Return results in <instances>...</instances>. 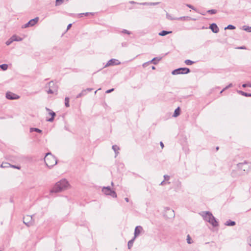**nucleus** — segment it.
<instances>
[{"label": "nucleus", "mask_w": 251, "mask_h": 251, "mask_svg": "<svg viewBox=\"0 0 251 251\" xmlns=\"http://www.w3.org/2000/svg\"><path fill=\"white\" fill-rule=\"evenodd\" d=\"M122 32L124 33H126V34H130V32L126 30V29H124L123 31H122Z\"/></svg>", "instance_id": "58836bf2"}, {"label": "nucleus", "mask_w": 251, "mask_h": 251, "mask_svg": "<svg viewBox=\"0 0 251 251\" xmlns=\"http://www.w3.org/2000/svg\"><path fill=\"white\" fill-rule=\"evenodd\" d=\"M85 91H86V93H87V92H91L93 90V89L92 88H87L86 89H85L84 90Z\"/></svg>", "instance_id": "ea45409f"}, {"label": "nucleus", "mask_w": 251, "mask_h": 251, "mask_svg": "<svg viewBox=\"0 0 251 251\" xmlns=\"http://www.w3.org/2000/svg\"><path fill=\"white\" fill-rule=\"evenodd\" d=\"M97 92V91H96L95 92V94H96Z\"/></svg>", "instance_id": "680f3d73"}, {"label": "nucleus", "mask_w": 251, "mask_h": 251, "mask_svg": "<svg viewBox=\"0 0 251 251\" xmlns=\"http://www.w3.org/2000/svg\"><path fill=\"white\" fill-rule=\"evenodd\" d=\"M46 165L49 167H51L57 164V159L50 153L46 154L44 158Z\"/></svg>", "instance_id": "7ed1b4c3"}, {"label": "nucleus", "mask_w": 251, "mask_h": 251, "mask_svg": "<svg viewBox=\"0 0 251 251\" xmlns=\"http://www.w3.org/2000/svg\"><path fill=\"white\" fill-rule=\"evenodd\" d=\"M180 108L177 107L175 110L173 114L174 117H177L180 114Z\"/></svg>", "instance_id": "a211bd4d"}, {"label": "nucleus", "mask_w": 251, "mask_h": 251, "mask_svg": "<svg viewBox=\"0 0 251 251\" xmlns=\"http://www.w3.org/2000/svg\"><path fill=\"white\" fill-rule=\"evenodd\" d=\"M65 105L67 107H68L70 106L69 98L68 97H66L65 99Z\"/></svg>", "instance_id": "c85d7f7f"}, {"label": "nucleus", "mask_w": 251, "mask_h": 251, "mask_svg": "<svg viewBox=\"0 0 251 251\" xmlns=\"http://www.w3.org/2000/svg\"><path fill=\"white\" fill-rule=\"evenodd\" d=\"M247 85H248L247 84H243L242 86L243 87H247Z\"/></svg>", "instance_id": "3c124183"}, {"label": "nucleus", "mask_w": 251, "mask_h": 251, "mask_svg": "<svg viewBox=\"0 0 251 251\" xmlns=\"http://www.w3.org/2000/svg\"><path fill=\"white\" fill-rule=\"evenodd\" d=\"M160 146H161L162 148L164 147V144L162 142H160Z\"/></svg>", "instance_id": "8fccbe9b"}, {"label": "nucleus", "mask_w": 251, "mask_h": 251, "mask_svg": "<svg viewBox=\"0 0 251 251\" xmlns=\"http://www.w3.org/2000/svg\"><path fill=\"white\" fill-rule=\"evenodd\" d=\"M134 240L135 239H134L133 238L132 239L128 241L127 246L129 249H130L132 247Z\"/></svg>", "instance_id": "5701e85b"}, {"label": "nucleus", "mask_w": 251, "mask_h": 251, "mask_svg": "<svg viewBox=\"0 0 251 251\" xmlns=\"http://www.w3.org/2000/svg\"><path fill=\"white\" fill-rule=\"evenodd\" d=\"M248 84L247 86L251 87V84L249 83V84Z\"/></svg>", "instance_id": "864d4df0"}, {"label": "nucleus", "mask_w": 251, "mask_h": 251, "mask_svg": "<svg viewBox=\"0 0 251 251\" xmlns=\"http://www.w3.org/2000/svg\"><path fill=\"white\" fill-rule=\"evenodd\" d=\"M239 93L243 96H244L245 97H251V94L250 93H245L244 92H243V91H239Z\"/></svg>", "instance_id": "7c9ffc66"}, {"label": "nucleus", "mask_w": 251, "mask_h": 251, "mask_svg": "<svg viewBox=\"0 0 251 251\" xmlns=\"http://www.w3.org/2000/svg\"><path fill=\"white\" fill-rule=\"evenodd\" d=\"M46 109L47 111L49 112V115H51V117L50 118L47 119V121L50 122H53L54 120V117L56 115L55 113L53 111H51L50 109L49 108H48L47 107L46 108Z\"/></svg>", "instance_id": "f8f14e48"}, {"label": "nucleus", "mask_w": 251, "mask_h": 251, "mask_svg": "<svg viewBox=\"0 0 251 251\" xmlns=\"http://www.w3.org/2000/svg\"><path fill=\"white\" fill-rule=\"evenodd\" d=\"M69 187V184L68 182L66 179H62L55 184L50 191V193H59L67 189Z\"/></svg>", "instance_id": "f257e3e1"}, {"label": "nucleus", "mask_w": 251, "mask_h": 251, "mask_svg": "<svg viewBox=\"0 0 251 251\" xmlns=\"http://www.w3.org/2000/svg\"><path fill=\"white\" fill-rule=\"evenodd\" d=\"M24 223L28 226H32L34 223L32 217L30 215H26L23 218Z\"/></svg>", "instance_id": "423d86ee"}, {"label": "nucleus", "mask_w": 251, "mask_h": 251, "mask_svg": "<svg viewBox=\"0 0 251 251\" xmlns=\"http://www.w3.org/2000/svg\"><path fill=\"white\" fill-rule=\"evenodd\" d=\"M155 69V67H154V66L152 67V70H154Z\"/></svg>", "instance_id": "4d7b16f0"}, {"label": "nucleus", "mask_w": 251, "mask_h": 251, "mask_svg": "<svg viewBox=\"0 0 251 251\" xmlns=\"http://www.w3.org/2000/svg\"><path fill=\"white\" fill-rule=\"evenodd\" d=\"M84 15V14L83 13H80L78 15V16L79 17H82Z\"/></svg>", "instance_id": "de8ad7c7"}, {"label": "nucleus", "mask_w": 251, "mask_h": 251, "mask_svg": "<svg viewBox=\"0 0 251 251\" xmlns=\"http://www.w3.org/2000/svg\"><path fill=\"white\" fill-rule=\"evenodd\" d=\"M232 83H230V84H229L225 88V89H227V88H229V87H232Z\"/></svg>", "instance_id": "37998d69"}, {"label": "nucleus", "mask_w": 251, "mask_h": 251, "mask_svg": "<svg viewBox=\"0 0 251 251\" xmlns=\"http://www.w3.org/2000/svg\"><path fill=\"white\" fill-rule=\"evenodd\" d=\"M186 240H187V243L189 244H192L193 243V240L191 239L190 235H189V234L187 235V236Z\"/></svg>", "instance_id": "bb28decb"}, {"label": "nucleus", "mask_w": 251, "mask_h": 251, "mask_svg": "<svg viewBox=\"0 0 251 251\" xmlns=\"http://www.w3.org/2000/svg\"><path fill=\"white\" fill-rule=\"evenodd\" d=\"M111 185H113V182H111Z\"/></svg>", "instance_id": "052dcab7"}, {"label": "nucleus", "mask_w": 251, "mask_h": 251, "mask_svg": "<svg viewBox=\"0 0 251 251\" xmlns=\"http://www.w3.org/2000/svg\"><path fill=\"white\" fill-rule=\"evenodd\" d=\"M166 18L168 20H176V18L172 17L171 15H170L168 13L166 14Z\"/></svg>", "instance_id": "a878e982"}, {"label": "nucleus", "mask_w": 251, "mask_h": 251, "mask_svg": "<svg viewBox=\"0 0 251 251\" xmlns=\"http://www.w3.org/2000/svg\"><path fill=\"white\" fill-rule=\"evenodd\" d=\"M64 0H56L55 5L58 6L61 5L64 1Z\"/></svg>", "instance_id": "473e14b6"}, {"label": "nucleus", "mask_w": 251, "mask_h": 251, "mask_svg": "<svg viewBox=\"0 0 251 251\" xmlns=\"http://www.w3.org/2000/svg\"><path fill=\"white\" fill-rule=\"evenodd\" d=\"M225 90V88H224L223 90H222V91H221V92H220V93H223V92Z\"/></svg>", "instance_id": "13d9d810"}, {"label": "nucleus", "mask_w": 251, "mask_h": 251, "mask_svg": "<svg viewBox=\"0 0 251 251\" xmlns=\"http://www.w3.org/2000/svg\"><path fill=\"white\" fill-rule=\"evenodd\" d=\"M172 33V31H167L165 30H163L161 32L159 33V35L163 36H165V35H166L169 33Z\"/></svg>", "instance_id": "aec40b11"}, {"label": "nucleus", "mask_w": 251, "mask_h": 251, "mask_svg": "<svg viewBox=\"0 0 251 251\" xmlns=\"http://www.w3.org/2000/svg\"><path fill=\"white\" fill-rule=\"evenodd\" d=\"M200 214L205 221L209 223L213 226L216 227L218 226L217 221L211 212L202 211Z\"/></svg>", "instance_id": "f03ea898"}, {"label": "nucleus", "mask_w": 251, "mask_h": 251, "mask_svg": "<svg viewBox=\"0 0 251 251\" xmlns=\"http://www.w3.org/2000/svg\"><path fill=\"white\" fill-rule=\"evenodd\" d=\"M112 149L114 150V151L115 152L116 155L115 157L117 155V154L119 153L118 150H120V148L119 147H118L117 145H113L112 146Z\"/></svg>", "instance_id": "f3484780"}, {"label": "nucleus", "mask_w": 251, "mask_h": 251, "mask_svg": "<svg viewBox=\"0 0 251 251\" xmlns=\"http://www.w3.org/2000/svg\"><path fill=\"white\" fill-rule=\"evenodd\" d=\"M143 230V229L141 226H137L134 230V239L138 236Z\"/></svg>", "instance_id": "9b49d317"}, {"label": "nucleus", "mask_w": 251, "mask_h": 251, "mask_svg": "<svg viewBox=\"0 0 251 251\" xmlns=\"http://www.w3.org/2000/svg\"><path fill=\"white\" fill-rule=\"evenodd\" d=\"M218 150H219V147H217L216 148V150H217V151H218Z\"/></svg>", "instance_id": "bf43d9fd"}, {"label": "nucleus", "mask_w": 251, "mask_h": 251, "mask_svg": "<svg viewBox=\"0 0 251 251\" xmlns=\"http://www.w3.org/2000/svg\"><path fill=\"white\" fill-rule=\"evenodd\" d=\"M209 28L214 33H217L219 32V29L216 24L213 23L210 25Z\"/></svg>", "instance_id": "ddd939ff"}, {"label": "nucleus", "mask_w": 251, "mask_h": 251, "mask_svg": "<svg viewBox=\"0 0 251 251\" xmlns=\"http://www.w3.org/2000/svg\"><path fill=\"white\" fill-rule=\"evenodd\" d=\"M120 64V62L116 59H111L108 61L107 64L105 65L104 67H107L110 66L116 65Z\"/></svg>", "instance_id": "9d476101"}, {"label": "nucleus", "mask_w": 251, "mask_h": 251, "mask_svg": "<svg viewBox=\"0 0 251 251\" xmlns=\"http://www.w3.org/2000/svg\"><path fill=\"white\" fill-rule=\"evenodd\" d=\"M164 177L165 179H166V180H168L170 178V176L168 175H164Z\"/></svg>", "instance_id": "a19ab883"}, {"label": "nucleus", "mask_w": 251, "mask_h": 251, "mask_svg": "<svg viewBox=\"0 0 251 251\" xmlns=\"http://www.w3.org/2000/svg\"><path fill=\"white\" fill-rule=\"evenodd\" d=\"M0 68L3 71H5L8 68V65L7 64H4L2 65H0Z\"/></svg>", "instance_id": "c756f323"}, {"label": "nucleus", "mask_w": 251, "mask_h": 251, "mask_svg": "<svg viewBox=\"0 0 251 251\" xmlns=\"http://www.w3.org/2000/svg\"><path fill=\"white\" fill-rule=\"evenodd\" d=\"M249 242L251 244V237L249 239Z\"/></svg>", "instance_id": "6e6d98bb"}, {"label": "nucleus", "mask_w": 251, "mask_h": 251, "mask_svg": "<svg viewBox=\"0 0 251 251\" xmlns=\"http://www.w3.org/2000/svg\"><path fill=\"white\" fill-rule=\"evenodd\" d=\"M13 42L12 40V37H11L8 40H7L6 42V44L8 46L10 45Z\"/></svg>", "instance_id": "c9c22d12"}, {"label": "nucleus", "mask_w": 251, "mask_h": 251, "mask_svg": "<svg viewBox=\"0 0 251 251\" xmlns=\"http://www.w3.org/2000/svg\"><path fill=\"white\" fill-rule=\"evenodd\" d=\"M161 57H155L153 58L151 61H150V63H152L154 64H156L158 62H159L161 59Z\"/></svg>", "instance_id": "2eb2a0df"}, {"label": "nucleus", "mask_w": 251, "mask_h": 251, "mask_svg": "<svg viewBox=\"0 0 251 251\" xmlns=\"http://www.w3.org/2000/svg\"><path fill=\"white\" fill-rule=\"evenodd\" d=\"M102 192L106 195H109L113 198H116L117 194L114 191L111 189L110 187H103L102 189Z\"/></svg>", "instance_id": "20e7f679"}, {"label": "nucleus", "mask_w": 251, "mask_h": 251, "mask_svg": "<svg viewBox=\"0 0 251 251\" xmlns=\"http://www.w3.org/2000/svg\"><path fill=\"white\" fill-rule=\"evenodd\" d=\"M217 11L215 9H211L207 11V13L210 14H215L217 13Z\"/></svg>", "instance_id": "72a5a7b5"}, {"label": "nucleus", "mask_w": 251, "mask_h": 251, "mask_svg": "<svg viewBox=\"0 0 251 251\" xmlns=\"http://www.w3.org/2000/svg\"><path fill=\"white\" fill-rule=\"evenodd\" d=\"M225 29H235V26L233 25H229L227 27H225Z\"/></svg>", "instance_id": "f704fd0d"}, {"label": "nucleus", "mask_w": 251, "mask_h": 251, "mask_svg": "<svg viewBox=\"0 0 251 251\" xmlns=\"http://www.w3.org/2000/svg\"><path fill=\"white\" fill-rule=\"evenodd\" d=\"M195 20V19H192L190 17H189V16H183V17H179V18H176V20Z\"/></svg>", "instance_id": "4468645a"}, {"label": "nucleus", "mask_w": 251, "mask_h": 251, "mask_svg": "<svg viewBox=\"0 0 251 251\" xmlns=\"http://www.w3.org/2000/svg\"><path fill=\"white\" fill-rule=\"evenodd\" d=\"M6 98L8 100H17L19 98V96L11 92H8L6 93Z\"/></svg>", "instance_id": "1a4fd4ad"}, {"label": "nucleus", "mask_w": 251, "mask_h": 251, "mask_svg": "<svg viewBox=\"0 0 251 251\" xmlns=\"http://www.w3.org/2000/svg\"><path fill=\"white\" fill-rule=\"evenodd\" d=\"M185 63L187 65H191L194 63V62L189 59H187L185 61Z\"/></svg>", "instance_id": "2f4dec72"}, {"label": "nucleus", "mask_w": 251, "mask_h": 251, "mask_svg": "<svg viewBox=\"0 0 251 251\" xmlns=\"http://www.w3.org/2000/svg\"><path fill=\"white\" fill-rule=\"evenodd\" d=\"M12 37L13 41H21L23 40L22 38L18 37L16 35H13Z\"/></svg>", "instance_id": "dca6fc26"}, {"label": "nucleus", "mask_w": 251, "mask_h": 251, "mask_svg": "<svg viewBox=\"0 0 251 251\" xmlns=\"http://www.w3.org/2000/svg\"><path fill=\"white\" fill-rule=\"evenodd\" d=\"M71 26H72V24H69V25H68V26H67V30H69V29L70 28V27H71Z\"/></svg>", "instance_id": "a18cd8bd"}, {"label": "nucleus", "mask_w": 251, "mask_h": 251, "mask_svg": "<svg viewBox=\"0 0 251 251\" xmlns=\"http://www.w3.org/2000/svg\"><path fill=\"white\" fill-rule=\"evenodd\" d=\"M159 3V2H152V3H147L145 2V3H143V5L149 4V5H157V4H158Z\"/></svg>", "instance_id": "4c0bfd02"}, {"label": "nucleus", "mask_w": 251, "mask_h": 251, "mask_svg": "<svg viewBox=\"0 0 251 251\" xmlns=\"http://www.w3.org/2000/svg\"><path fill=\"white\" fill-rule=\"evenodd\" d=\"M83 14H84V15L86 16H88V15H89L90 14H92V13H89V12L83 13Z\"/></svg>", "instance_id": "c03bdc74"}, {"label": "nucleus", "mask_w": 251, "mask_h": 251, "mask_svg": "<svg viewBox=\"0 0 251 251\" xmlns=\"http://www.w3.org/2000/svg\"><path fill=\"white\" fill-rule=\"evenodd\" d=\"M164 183V181H163L162 182H161L160 185H163Z\"/></svg>", "instance_id": "5fc2aeb1"}, {"label": "nucleus", "mask_w": 251, "mask_h": 251, "mask_svg": "<svg viewBox=\"0 0 251 251\" xmlns=\"http://www.w3.org/2000/svg\"><path fill=\"white\" fill-rule=\"evenodd\" d=\"M238 49H246V47L243 46V47H239Z\"/></svg>", "instance_id": "09e8293b"}, {"label": "nucleus", "mask_w": 251, "mask_h": 251, "mask_svg": "<svg viewBox=\"0 0 251 251\" xmlns=\"http://www.w3.org/2000/svg\"><path fill=\"white\" fill-rule=\"evenodd\" d=\"M10 166H11V165L9 163H8L3 162L1 164L0 167L3 168H8V167H10Z\"/></svg>", "instance_id": "412c9836"}, {"label": "nucleus", "mask_w": 251, "mask_h": 251, "mask_svg": "<svg viewBox=\"0 0 251 251\" xmlns=\"http://www.w3.org/2000/svg\"><path fill=\"white\" fill-rule=\"evenodd\" d=\"M113 90H114V89H109V90H107L106 91V93H111V92H112Z\"/></svg>", "instance_id": "79ce46f5"}, {"label": "nucleus", "mask_w": 251, "mask_h": 251, "mask_svg": "<svg viewBox=\"0 0 251 251\" xmlns=\"http://www.w3.org/2000/svg\"><path fill=\"white\" fill-rule=\"evenodd\" d=\"M87 94L86 93V91H85L84 90H82V92L79 93L77 96H76V98H79L80 97H81L82 96H84L85 95H86Z\"/></svg>", "instance_id": "393cba45"}, {"label": "nucleus", "mask_w": 251, "mask_h": 251, "mask_svg": "<svg viewBox=\"0 0 251 251\" xmlns=\"http://www.w3.org/2000/svg\"><path fill=\"white\" fill-rule=\"evenodd\" d=\"M11 167H12V168H17V169H19V167H17V166H14V165H11L10 166Z\"/></svg>", "instance_id": "49530a36"}, {"label": "nucleus", "mask_w": 251, "mask_h": 251, "mask_svg": "<svg viewBox=\"0 0 251 251\" xmlns=\"http://www.w3.org/2000/svg\"><path fill=\"white\" fill-rule=\"evenodd\" d=\"M39 21V18L36 17L34 19L30 20L28 23L22 26V28H27L29 26L34 25Z\"/></svg>", "instance_id": "6e6552de"}, {"label": "nucleus", "mask_w": 251, "mask_h": 251, "mask_svg": "<svg viewBox=\"0 0 251 251\" xmlns=\"http://www.w3.org/2000/svg\"><path fill=\"white\" fill-rule=\"evenodd\" d=\"M49 89L47 91L48 94H54L57 92V86L53 81H50L49 84Z\"/></svg>", "instance_id": "0eeeda50"}, {"label": "nucleus", "mask_w": 251, "mask_h": 251, "mask_svg": "<svg viewBox=\"0 0 251 251\" xmlns=\"http://www.w3.org/2000/svg\"><path fill=\"white\" fill-rule=\"evenodd\" d=\"M190 72V69L187 68H180L174 70L172 74L174 75L178 74H187Z\"/></svg>", "instance_id": "39448f33"}, {"label": "nucleus", "mask_w": 251, "mask_h": 251, "mask_svg": "<svg viewBox=\"0 0 251 251\" xmlns=\"http://www.w3.org/2000/svg\"><path fill=\"white\" fill-rule=\"evenodd\" d=\"M33 131H35V132H38V133H41L42 132V130H40L39 128H33V127L30 128V132H32Z\"/></svg>", "instance_id": "b1692460"}, {"label": "nucleus", "mask_w": 251, "mask_h": 251, "mask_svg": "<svg viewBox=\"0 0 251 251\" xmlns=\"http://www.w3.org/2000/svg\"><path fill=\"white\" fill-rule=\"evenodd\" d=\"M236 224L235 222L234 221H231L230 220H228L226 222L225 225L227 226H233Z\"/></svg>", "instance_id": "6ab92c4d"}, {"label": "nucleus", "mask_w": 251, "mask_h": 251, "mask_svg": "<svg viewBox=\"0 0 251 251\" xmlns=\"http://www.w3.org/2000/svg\"><path fill=\"white\" fill-rule=\"evenodd\" d=\"M247 165V163H239L238 165V167L239 168H240L241 169H243L244 171H245V167H244V166Z\"/></svg>", "instance_id": "4be33fe9"}, {"label": "nucleus", "mask_w": 251, "mask_h": 251, "mask_svg": "<svg viewBox=\"0 0 251 251\" xmlns=\"http://www.w3.org/2000/svg\"><path fill=\"white\" fill-rule=\"evenodd\" d=\"M125 201H126V202H128V201H129V199H128V198H126L125 199Z\"/></svg>", "instance_id": "603ef678"}, {"label": "nucleus", "mask_w": 251, "mask_h": 251, "mask_svg": "<svg viewBox=\"0 0 251 251\" xmlns=\"http://www.w3.org/2000/svg\"><path fill=\"white\" fill-rule=\"evenodd\" d=\"M243 30H245L246 31L251 32V27L248 26H244L243 27Z\"/></svg>", "instance_id": "cd10ccee"}, {"label": "nucleus", "mask_w": 251, "mask_h": 251, "mask_svg": "<svg viewBox=\"0 0 251 251\" xmlns=\"http://www.w3.org/2000/svg\"><path fill=\"white\" fill-rule=\"evenodd\" d=\"M186 5L188 7H189V8H190L192 9V10H194V11H197V9H196V8H195L193 5H191V4H186Z\"/></svg>", "instance_id": "e433bc0d"}]
</instances>
